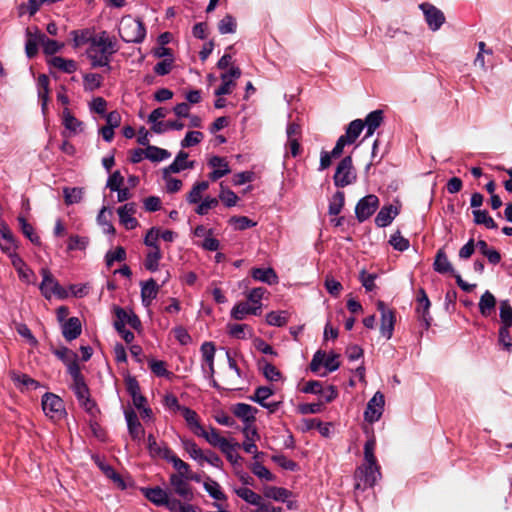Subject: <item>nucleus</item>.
I'll return each mask as SVG.
<instances>
[{
  "instance_id": "obj_11",
  "label": "nucleus",
  "mask_w": 512,
  "mask_h": 512,
  "mask_svg": "<svg viewBox=\"0 0 512 512\" xmlns=\"http://www.w3.org/2000/svg\"><path fill=\"white\" fill-rule=\"evenodd\" d=\"M384 404V395L379 391L376 392L367 404L366 410L364 412L365 420L369 423L378 421L382 416Z\"/></svg>"
},
{
  "instance_id": "obj_23",
  "label": "nucleus",
  "mask_w": 512,
  "mask_h": 512,
  "mask_svg": "<svg viewBox=\"0 0 512 512\" xmlns=\"http://www.w3.org/2000/svg\"><path fill=\"white\" fill-rule=\"evenodd\" d=\"M251 276L254 280L274 285L278 283V276L273 268H252Z\"/></svg>"
},
{
  "instance_id": "obj_48",
  "label": "nucleus",
  "mask_w": 512,
  "mask_h": 512,
  "mask_svg": "<svg viewBox=\"0 0 512 512\" xmlns=\"http://www.w3.org/2000/svg\"><path fill=\"white\" fill-rule=\"evenodd\" d=\"M22 233L35 245H40V237L35 233L34 228L24 217H18Z\"/></svg>"
},
{
  "instance_id": "obj_61",
  "label": "nucleus",
  "mask_w": 512,
  "mask_h": 512,
  "mask_svg": "<svg viewBox=\"0 0 512 512\" xmlns=\"http://www.w3.org/2000/svg\"><path fill=\"white\" fill-rule=\"evenodd\" d=\"M218 203L219 200L217 198L207 196L199 203L195 209V212L198 215H206L208 211L212 208H215Z\"/></svg>"
},
{
  "instance_id": "obj_7",
  "label": "nucleus",
  "mask_w": 512,
  "mask_h": 512,
  "mask_svg": "<svg viewBox=\"0 0 512 512\" xmlns=\"http://www.w3.org/2000/svg\"><path fill=\"white\" fill-rule=\"evenodd\" d=\"M379 207V199L374 194H369L361 198L355 207V215L359 222H364L370 218Z\"/></svg>"
},
{
  "instance_id": "obj_36",
  "label": "nucleus",
  "mask_w": 512,
  "mask_h": 512,
  "mask_svg": "<svg viewBox=\"0 0 512 512\" xmlns=\"http://www.w3.org/2000/svg\"><path fill=\"white\" fill-rule=\"evenodd\" d=\"M49 63L65 73H74L77 70V63L72 59L54 56L50 59Z\"/></svg>"
},
{
  "instance_id": "obj_62",
  "label": "nucleus",
  "mask_w": 512,
  "mask_h": 512,
  "mask_svg": "<svg viewBox=\"0 0 512 512\" xmlns=\"http://www.w3.org/2000/svg\"><path fill=\"white\" fill-rule=\"evenodd\" d=\"M126 259V251L123 247L119 246L114 251H108L105 260L106 265L111 267L115 261L121 262Z\"/></svg>"
},
{
  "instance_id": "obj_28",
  "label": "nucleus",
  "mask_w": 512,
  "mask_h": 512,
  "mask_svg": "<svg viewBox=\"0 0 512 512\" xmlns=\"http://www.w3.org/2000/svg\"><path fill=\"white\" fill-rule=\"evenodd\" d=\"M399 211L396 207L389 205L384 206L378 212L375 218V224L378 227H386L388 226L393 219L398 215Z\"/></svg>"
},
{
  "instance_id": "obj_60",
  "label": "nucleus",
  "mask_w": 512,
  "mask_h": 512,
  "mask_svg": "<svg viewBox=\"0 0 512 512\" xmlns=\"http://www.w3.org/2000/svg\"><path fill=\"white\" fill-rule=\"evenodd\" d=\"M89 244V239L87 237L71 235L68 240V250H85Z\"/></svg>"
},
{
  "instance_id": "obj_30",
  "label": "nucleus",
  "mask_w": 512,
  "mask_h": 512,
  "mask_svg": "<svg viewBox=\"0 0 512 512\" xmlns=\"http://www.w3.org/2000/svg\"><path fill=\"white\" fill-rule=\"evenodd\" d=\"M95 463L100 468V470L104 473V475L111 479L117 487L121 489L126 488V484L120 474H118L110 465L106 464L104 461H102L99 457L95 458Z\"/></svg>"
},
{
  "instance_id": "obj_18",
  "label": "nucleus",
  "mask_w": 512,
  "mask_h": 512,
  "mask_svg": "<svg viewBox=\"0 0 512 512\" xmlns=\"http://www.w3.org/2000/svg\"><path fill=\"white\" fill-rule=\"evenodd\" d=\"M243 434L245 441L242 444V448L245 452L254 454V458H258L259 453L255 442L259 439V434L255 426H244Z\"/></svg>"
},
{
  "instance_id": "obj_47",
  "label": "nucleus",
  "mask_w": 512,
  "mask_h": 512,
  "mask_svg": "<svg viewBox=\"0 0 512 512\" xmlns=\"http://www.w3.org/2000/svg\"><path fill=\"white\" fill-rule=\"evenodd\" d=\"M204 488L213 499L219 501L226 499V496L223 493L218 482L208 479L207 481L204 482Z\"/></svg>"
},
{
  "instance_id": "obj_41",
  "label": "nucleus",
  "mask_w": 512,
  "mask_h": 512,
  "mask_svg": "<svg viewBox=\"0 0 512 512\" xmlns=\"http://www.w3.org/2000/svg\"><path fill=\"white\" fill-rule=\"evenodd\" d=\"M235 493L238 497L243 499L245 502L256 506L261 504L262 496L247 487H240L235 489Z\"/></svg>"
},
{
  "instance_id": "obj_38",
  "label": "nucleus",
  "mask_w": 512,
  "mask_h": 512,
  "mask_svg": "<svg viewBox=\"0 0 512 512\" xmlns=\"http://www.w3.org/2000/svg\"><path fill=\"white\" fill-rule=\"evenodd\" d=\"M183 416V418L185 419L188 427L190 428V430L195 434L197 435L198 432L202 429V425L200 424L199 422V418H198V415L197 413L188 408V407H185L182 409V412H180Z\"/></svg>"
},
{
  "instance_id": "obj_33",
  "label": "nucleus",
  "mask_w": 512,
  "mask_h": 512,
  "mask_svg": "<svg viewBox=\"0 0 512 512\" xmlns=\"http://www.w3.org/2000/svg\"><path fill=\"white\" fill-rule=\"evenodd\" d=\"M478 306L481 315L488 317L495 309L496 298L490 291H485L480 298Z\"/></svg>"
},
{
  "instance_id": "obj_49",
  "label": "nucleus",
  "mask_w": 512,
  "mask_h": 512,
  "mask_svg": "<svg viewBox=\"0 0 512 512\" xmlns=\"http://www.w3.org/2000/svg\"><path fill=\"white\" fill-rule=\"evenodd\" d=\"M266 322L271 326H284L288 322V314L285 311H272L266 315Z\"/></svg>"
},
{
  "instance_id": "obj_56",
  "label": "nucleus",
  "mask_w": 512,
  "mask_h": 512,
  "mask_svg": "<svg viewBox=\"0 0 512 512\" xmlns=\"http://www.w3.org/2000/svg\"><path fill=\"white\" fill-rule=\"evenodd\" d=\"M183 448L194 460L202 461L204 459L203 451L197 446L194 441L183 440Z\"/></svg>"
},
{
  "instance_id": "obj_53",
  "label": "nucleus",
  "mask_w": 512,
  "mask_h": 512,
  "mask_svg": "<svg viewBox=\"0 0 512 512\" xmlns=\"http://www.w3.org/2000/svg\"><path fill=\"white\" fill-rule=\"evenodd\" d=\"M170 512H187L188 509H195L193 505L183 504L180 500L176 498H171L168 496L164 505Z\"/></svg>"
},
{
  "instance_id": "obj_52",
  "label": "nucleus",
  "mask_w": 512,
  "mask_h": 512,
  "mask_svg": "<svg viewBox=\"0 0 512 512\" xmlns=\"http://www.w3.org/2000/svg\"><path fill=\"white\" fill-rule=\"evenodd\" d=\"M264 495L276 501H285L290 496V492L285 488L272 486L264 490Z\"/></svg>"
},
{
  "instance_id": "obj_45",
  "label": "nucleus",
  "mask_w": 512,
  "mask_h": 512,
  "mask_svg": "<svg viewBox=\"0 0 512 512\" xmlns=\"http://www.w3.org/2000/svg\"><path fill=\"white\" fill-rule=\"evenodd\" d=\"M64 200L67 205H72L81 202L83 198V189L79 187H65L63 189Z\"/></svg>"
},
{
  "instance_id": "obj_1",
  "label": "nucleus",
  "mask_w": 512,
  "mask_h": 512,
  "mask_svg": "<svg viewBox=\"0 0 512 512\" xmlns=\"http://www.w3.org/2000/svg\"><path fill=\"white\" fill-rule=\"evenodd\" d=\"M116 52V40L110 37L106 31H102L91 37L87 55L91 61L92 67H106L110 70L111 67L109 63L112 55Z\"/></svg>"
},
{
  "instance_id": "obj_3",
  "label": "nucleus",
  "mask_w": 512,
  "mask_h": 512,
  "mask_svg": "<svg viewBox=\"0 0 512 512\" xmlns=\"http://www.w3.org/2000/svg\"><path fill=\"white\" fill-rule=\"evenodd\" d=\"M380 478V466L377 463H364L355 471V489L373 487Z\"/></svg>"
},
{
  "instance_id": "obj_39",
  "label": "nucleus",
  "mask_w": 512,
  "mask_h": 512,
  "mask_svg": "<svg viewBox=\"0 0 512 512\" xmlns=\"http://www.w3.org/2000/svg\"><path fill=\"white\" fill-rule=\"evenodd\" d=\"M476 247L484 255L491 264H498L501 261L500 253L488 246V244L484 240H479L476 243Z\"/></svg>"
},
{
  "instance_id": "obj_35",
  "label": "nucleus",
  "mask_w": 512,
  "mask_h": 512,
  "mask_svg": "<svg viewBox=\"0 0 512 512\" xmlns=\"http://www.w3.org/2000/svg\"><path fill=\"white\" fill-rule=\"evenodd\" d=\"M161 258L162 253L160 247H154V249H149L144 261V267L150 272L157 271L159 268V262Z\"/></svg>"
},
{
  "instance_id": "obj_34",
  "label": "nucleus",
  "mask_w": 512,
  "mask_h": 512,
  "mask_svg": "<svg viewBox=\"0 0 512 512\" xmlns=\"http://www.w3.org/2000/svg\"><path fill=\"white\" fill-rule=\"evenodd\" d=\"M10 376L15 385L20 389H36L39 386V383L27 374L11 372Z\"/></svg>"
},
{
  "instance_id": "obj_9",
  "label": "nucleus",
  "mask_w": 512,
  "mask_h": 512,
  "mask_svg": "<svg viewBox=\"0 0 512 512\" xmlns=\"http://www.w3.org/2000/svg\"><path fill=\"white\" fill-rule=\"evenodd\" d=\"M377 309L381 314L380 333L387 340L393 335L395 325V314L383 301L377 302Z\"/></svg>"
},
{
  "instance_id": "obj_51",
  "label": "nucleus",
  "mask_w": 512,
  "mask_h": 512,
  "mask_svg": "<svg viewBox=\"0 0 512 512\" xmlns=\"http://www.w3.org/2000/svg\"><path fill=\"white\" fill-rule=\"evenodd\" d=\"M240 447L239 443L237 442H234L232 443L231 441L221 449V452L223 454H225L227 460L232 463V464H237L240 460H241V457L240 455L237 453V449Z\"/></svg>"
},
{
  "instance_id": "obj_58",
  "label": "nucleus",
  "mask_w": 512,
  "mask_h": 512,
  "mask_svg": "<svg viewBox=\"0 0 512 512\" xmlns=\"http://www.w3.org/2000/svg\"><path fill=\"white\" fill-rule=\"evenodd\" d=\"M218 30L221 34L234 33L236 31V20L231 15L224 16L218 23Z\"/></svg>"
},
{
  "instance_id": "obj_15",
  "label": "nucleus",
  "mask_w": 512,
  "mask_h": 512,
  "mask_svg": "<svg viewBox=\"0 0 512 512\" xmlns=\"http://www.w3.org/2000/svg\"><path fill=\"white\" fill-rule=\"evenodd\" d=\"M257 411V408L246 403H237L232 408L233 414L243 421L244 426H255Z\"/></svg>"
},
{
  "instance_id": "obj_40",
  "label": "nucleus",
  "mask_w": 512,
  "mask_h": 512,
  "mask_svg": "<svg viewBox=\"0 0 512 512\" xmlns=\"http://www.w3.org/2000/svg\"><path fill=\"white\" fill-rule=\"evenodd\" d=\"M215 345L212 342H204L201 345V353L203 360L208 365L209 374H214V356H215Z\"/></svg>"
},
{
  "instance_id": "obj_16",
  "label": "nucleus",
  "mask_w": 512,
  "mask_h": 512,
  "mask_svg": "<svg viewBox=\"0 0 512 512\" xmlns=\"http://www.w3.org/2000/svg\"><path fill=\"white\" fill-rule=\"evenodd\" d=\"M136 212L135 203H126L118 208L117 213L120 223L128 230L134 229L138 225L137 219L134 217Z\"/></svg>"
},
{
  "instance_id": "obj_31",
  "label": "nucleus",
  "mask_w": 512,
  "mask_h": 512,
  "mask_svg": "<svg viewBox=\"0 0 512 512\" xmlns=\"http://www.w3.org/2000/svg\"><path fill=\"white\" fill-rule=\"evenodd\" d=\"M158 289V285L152 278L142 284L141 298L145 306H149L151 302L157 297Z\"/></svg>"
},
{
  "instance_id": "obj_55",
  "label": "nucleus",
  "mask_w": 512,
  "mask_h": 512,
  "mask_svg": "<svg viewBox=\"0 0 512 512\" xmlns=\"http://www.w3.org/2000/svg\"><path fill=\"white\" fill-rule=\"evenodd\" d=\"M500 319L502 322V326H511L512 327V306L510 305L508 300H503L500 302Z\"/></svg>"
},
{
  "instance_id": "obj_57",
  "label": "nucleus",
  "mask_w": 512,
  "mask_h": 512,
  "mask_svg": "<svg viewBox=\"0 0 512 512\" xmlns=\"http://www.w3.org/2000/svg\"><path fill=\"white\" fill-rule=\"evenodd\" d=\"M274 394V390L269 386H260L258 387L254 395L250 397V399L258 404L265 403L266 400Z\"/></svg>"
},
{
  "instance_id": "obj_50",
  "label": "nucleus",
  "mask_w": 512,
  "mask_h": 512,
  "mask_svg": "<svg viewBox=\"0 0 512 512\" xmlns=\"http://www.w3.org/2000/svg\"><path fill=\"white\" fill-rule=\"evenodd\" d=\"M344 203H345L344 192L337 191L333 195V197H332V199H331V201L329 203V209H328L329 210V214L330 215H338L341 212V210H342V208L344 206Z\"/></svg>"
},
{
  "instance_id": "obj_10",
  "label": "nucleus",
  "mask_w": 512,
  "mask_h": 512,
  "mask_svg": "<svg viewBox=\"0 0 512 512\" xmlns=\"http://www.w3.org/2000/svg\"><path fill=\"white\" fill-rule=\"evenodd\" d=\"M72 389L79 401V404L93 417L99 412L95 403L90 399L89 389L85 381L72 384Z\"/></svg>"
},
{
  "instance_id": "obj_13",
  "label": "nucleus",
  "mask_w": 512,
  "mask_h": 512,
  "mask_svg": "<svg viewBox=\"0 0 512 512\" xmlns=\"http://www.w3.org/2000/svg\"><path fill=\"white\" fill-rule=\"evenodd\" d=\"M170 485L179 497L183 498L184 500H191L193 498V491L192 487L189 484L186 476L181 475H173L171 474L169 477Z\"/></svg>"
},
{
  "instance_id": "obj_54",
  "label": "nucleus",
  "mask_w": 512,
  "mask_h": 512,
  "mask_svg": "<svg viewBox=\"0 0 512 512\" xmlns=\"http://www.w3.org/2000/svg\"><path fill=\"white\" fill-rule=\"evenodd\" d=\"M39 42L43 46L44 53L49 55L55 54L63 47V44L47 38L44 34L39 35Z\"/></svg>"
},
{
  "instance_id": "obj_42",
  "label": "nucleus",
  "mask_w": 512,
  "mask_h": 512,
  "mask_svg": "<svg viewBox=\"0 0 512 512\" xmlns=\"http://www.w3.org/2000/svg\"><path fill=\"white\" fill-rule=\"evenodd\" d=\"M170 156V152L156 146L148 145L145 150V157L154 162L163 161L168 159Z\"/></svg>"
},
{
  "instance_id": "obj_29",
  "label": "nucleus",
  "mask_w": 512,
  "mask_h": 512,
  "mask_svg": "<svg viewBox=\"0 0 512 512\" xmlns=\"http://www.w3.org/2000/svg\"><path fill=\"white\" fill-rule=\"evenodd\" d=\"M142 492L150 502L157 506H163L169 496V493L161 487L143 488Z\"/></svg>"
},
{
  "instance_id": "obj_20",
  "label": "nucleus",
  "mask_w": 512,
  "mask_h": 512,
  "mask_svg": "<svg viewBox=\"0 0 512 512\" xmlns=\"http://www.w3.org/2000/svg\"><path fill=\"white\" fill-rule=\"evenodd\" d=\"M197 436L203 437L210 445L218 447L220 450L230 442L225 437H222L214 427H210L209 431L202 427Z\"/></svg>"
},
{
  "instance_id": "obj_46",
  "label": "nucleus",
  "mask_w": 512,
  "mask_h": 512,
  "mask_svg": "<svg viewBox=\"0 0 512 512\" xmlns=\"http://www.w3.org/2000/svg\"><path fill=\"white\" fill-rule=\"evenodd\" d=\"M218 200L222 201L227 207H233L237 204L239 198L232 190L225 187L223 183H220Z\"/></svg>"
},
{
  "instance_id": "obj_6",
  "label": "nucleus",
  "mask_w": 512,
  "mask_h": 512,
  "mask_svg": "<svg viewBox=\"0 0 512 512\" xmlns=\"http://www.w3.org/2000/svg\"><path fill=\"white\" fill-rule=\"evenodd\" d=\"M42 409L45 415L52 420H60L66 413L63 400L53 393L43 395Z\"/></svg>"
},
{
  "instance_id": "obj_22",
  "label": "nucleus",
  "mask_w": 512,
  "mask_h": 512,
  "mask_svg": "<svg viewBox=\"0 0 512 512\" xmlns=\"http://www.w3.org/2000/svg\"><path fill=\"white\" fill-rule=\"evenodd\" d=\"M383 111L382 110H374L370 112L364 122V127H366V134L364 138H368L374 134L377 128L381 126L383 123Z\"/></svg>"
},
{
  "instance_id": "obj_59",
  "label": "nucleus",
  "mask_w": 512,
  "mask_h": 512,
  "mask_svg": "<svg viewBox=\"0 0 512 512\" xmlns=\"http://www.w3.org/2000/svg\"><path fill=\"white\" fill-rule=\"evenodd\" d=\"M250 469L254 475H256L258 478L266 480V481H273L274 475L260 462H254L251 464Z\"/></svg>"
},
{
  "instance_id": "obj_27",
  "label": "nucleus",
  "mask_w": 512,
  "mask_h": 512,
  "mask_svg": "<svg viewBox=\"0 0 512 512\" xmlns=\"http://www.w3.org/2000/svg\"><path fill=\"white\" fill-rule=\"evenodd\" d=\"M82 331V326L79 318L71 317L62 327V333L67 341L76 339Z\"/></svg>"
},
{
  "instance_id": "obj_26",
  "label": "nucleus",
  "mask_w": 512,
  "mask_h": 512,
  "mask_svg": "<svg viewBox=\"0 0 512 512\" xmlns=\"http://www.w3.org/2000/svg\"><path fill=\"white\" fill-rule=\"evenodd\" d=\"M37 85H38V98L41 102L42 112H43V114H46L47 109H48L47 106H48L49 93H50L49 78L45 74H41L38 77Z\"/></svg>"
},
{
  "instance_id": "obj_17",
  "label": "nucleus",
  "mask_w": 512,
  "mask_h": 512,
  "mask_svg": "<svg viewBox=\"0 0 512 512\" xmlns=\"http://www.w3.org/2000/svg\"><path fill=\"white\" fill-rule=\"evenodd\" d=\"M208 165L213 169V171L209 174V178L212 181H217L218 179L231 172L226 159L220 156L211 157L208 161Z\"/></svg>"
},
{
  "instance_id": "obj_19",
  "label": "nucleus",
  "mask_w": 512,
  "mask_h": 512,
  "mask_svg": "<svg viewBox=\"0 0 512 512\" xmlns=\"http://www.w3.org/2000/svg\"><path fill=\"white\" fill-rule=\"evenodd\" d=\"M188 153L184 151H180L175 160L167 167L163 169V176L166 177L167 175H170L171 173H178L182 170L193 168L194 162H188Z\"/></svg>"
},
{
  "instance_id": "obj_5",
  "label": "nucleus",
  "mask_w": 512,
  "mask_h": 512,
  "mask_svg": "<svg viewBox=\"0 0 512 512\" xmlns=\"http://www.w3.org/2000/svg\"><path fill=\"white\" fill-rule=\"evenodd\" d=\"M333 180L334 184L341 188L352 184L356 180L351 156H346L339 162Z\"/></svg>"
},
{
  "instance_id": "obj_21",
  "label": "nucleus",
  "mask_w": 512,
  "mask_h": 512,
  "mask_svg": "<svg viewBox=\"0 0 512 512\" xmlns=\"http://www.w3.org/2000/svg\"><path fill=\"white\" fill-rule=\"evenodd\" d=\"M261 305L251 306L248 302H239L231 310V317L235 320H243L246 315H259Z\"/></svg>"
},
{
  "instance_id": "obj_4",
  "label": "nucleus",
  "mask_w": 512,
  "mask_h": 512,
  "mask_svg": "<svg viewBox=\"0 0 512 512\" xmlns=\"http://www.w3.org/2000/svg\"><path fill=\"white\" fill-rule=\"evenodd\" d=\"M40 273L42 275V282L39 289L46 299L49 300L53 296L59 299H66L69 296L68 291L59 284L48 268H42Z\"/></svg>"
},
{
  "instance_id": "obj_32",
  "label": "nucleus",
  "mask_w": 512,
  "mask_h": 512,
  "mask_svg": "<svg viewBox=\"0 0 512 512\" xmlns=\"http://www.w3.org/2000/svg\"><path fill=\"white\" fill-rule=\"evenodd\" d=\"M433 268L436 272L440 274H446V273H454V269L446 255L443 249H439L435 256V261L433 263Z\"/></svg>"
},
{
  "instance_id": "obj_44",
  "label": "nucleus",
  "mask_w": 512,
  "mask_h": 512,
  "mask_svg": "<svg viewBox=\"0 0 512 512\" xmlns=\"http://www.w3.org/2000/svg\"><path fill=\"white\" fill-rule=\"evenodd\" d=\"M474 222L478 225H484L488 229H496L497 224L486 210L473 211Z\"/></svg>"
},
{
  "instance_id": "obj_8",
  "label": "nucleus",
  "mask_w": 512,
  "mask_h": 512,
  "mask_svg": "<svg viewBox=\"0 0 512 512\" xmlns=\"http://www.w3.org/2000/svg\"><path fill=\"white\" fill-rule=\"evenodd\" d=\"M338 357L339 356L335 353H331L330 355L326 356L324 351L319 350L314 354L311 360L310 369L313 372H317L320 367L324 365L329 372H333L340 367Z\"/></svg>"
},
{
  "instance_id": "obj_12",
  "label": "nucleus",
  "mask_w": 512,
  "mask_h": 512,
  "mask_svg": "<svg viewBox=\"0 0 512 512\" xmlns=\"http://www.w3.org/2000/svg\"><path fill=\"white\" fill-rule=\"evenodd\" d=\"M241 70L238 67H231L229 71L222 73L220 78L222 84L215 90L216 96L231 94L236 87V80L240 78Z\"/></svg>"
},
{
  "instance_id": "obj_37",
  "label": "nucleus",
  "mask_w": 512,
  "mask_h": 512,
  "mask_svg": "<svg viewBox=\"0 0 512 512\" xmlns=\"http://www.w3.org/2000/svg\"><path fill=\"white\" fill-rule=\"evenodd\" d=\"M209 188L208 181L196 182L187 195V201L190 204H197L202 200V194Z\"/></svg>"
},
{
  "instance_id": "obj_2",
  "label": "nucleus",
  "mask_w": 512,
  "mask_h": 512,
  "mask_svg": "<svg viewBox=\"0 0 512 512\" xmlns=\"http://www.w3.org/2000/svg\"><path fill=\"white\" fill-rule=\"evenodd\" d=\"M118 31L121 39L127 43H140L146 35L144 24L130 15L122 17Z\"/></svg>"
},
{
  "instance_id": "obj_43",
  "label": "nucleus",
  "mask_w": 512,
  "mask_h": 512,
  "mask_svg": "<svg viewBox=\"0 0 512 512\" xmlns=\"http://www.w3.org/2000/svg\"><path fill=\"white\" fill-rule=\"evenodd\" d=\"M364 129V122L361 119H356L350 122L344 134L345 138L354 143Z\"/></svg>"
},
{
  "instance_id": "obj_63",
  "label": "nucleus",
  "mask_w": 512,
  "mask_h": 512,
  "mask_svg": "<svg viewBox=\"0 0 512 512\" xmlns=\"http://www.w3.org/2000/svg\"><path fill=\"white\" fill-rule=\"evenodd\" d=\"M389 243L398 251H405L409 248V240L404 238L399 231L391 235Z\"/></svg>"
},
{
  "instance_id": "obj_25",
  "label": "nucleus",
  "mask_w": 512,
  "mask_h": 512,
  "mask_svg": "<svg viewBox=\"0 0 512 512\" xmlns=\"http://www.w3.org/2000/svg\"><path fill=\"white\" fill-rule=\"evenodd\" d=\"M9 256L11 263L18 272L20 279L29 283L31 281V277L34 275L33 271L25 264L23 259L18 254L11 252Z\"/></svg>"
},
{
  "instance_id": "obj_24",
  "label": "nucleus",
  "mask_w": 512,
  "mask_h": 512,
  "mask_svg": "<svg viewBox=\"0 0 512 512\" xmlns=\"http://www.w3.org/2000/svg\"><path fill=\"white\" fill-rule=\"evenodd\" d=\"M62 124L65 129L69 131L70 135H76L83 130V122L78 120L68 108H65L62 113Z\"/></svg>"
},
{
  "instance_id": "obj_64",
  "label": "nucleus",
  "mask_w": 512,
  "mask_h": 512,
  "mask_svg": "<svg viewBox=\"0 0 512 512\" xmlns=\"http://www.w3.org/2000/svg\"><path fill=\"white\" fill-rule=\"evenodd\" d=\"M262 371L265 378L269 381H278L281 379V372L273 364L263 361Z\"/></svg>"
},
{
  "instance_id": "obj_14",
  "label": "nucleus",
  "mask_w": 512,
  "mask_h": 512,
  "mask_svg": "<svg viewBox=\"0 0 512 512\" xmlns=\"http://www.w3.org/2000/svg\"><path fill=\"white\" fill-rule=\"evenodd\" d=\"M420 8L425 15V19L430 29L433 31L438 30L445 21L443 12L428 3L421 4Z\"/></svg>"
}]
</instances>
